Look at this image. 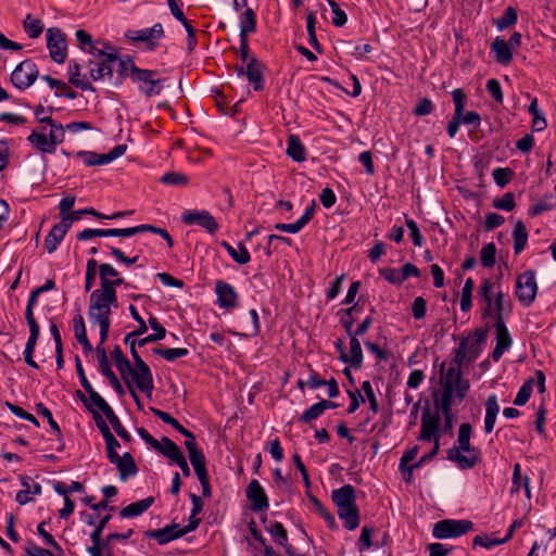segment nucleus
<instances>
[{
  "instance_id": "nucleus-48",
  "label": "nucleus",
  "mask_w": 556,
  "mask_h": 556,
  "mask_svg": "<svg viewBox=\"0 0 556 556\" xmlns=\"http://www.w3.org/2000/svg\"><path fill=\"white\" fill-rule=\"evenodd\" d=\"M148 231L161 236L164 240H166L167 245L169 248H172L174 245L170 235L164 228H159V227L148 225V224L134 226V236L142 233V232H148Z\"/></svg>"
},
{
  "instance_id": "nucleus-58",
  "label": "nucleus",
  "mask_w": 556,
  "mask_h": 556,
  "mask_svg": "<svg viewBox=\"0 0 556 556\" xmlns=\"http://www.w3.org/2000/svg\"><path fill=\"white\" fill-rule=\"evenodd\" d=\"M332 11V24L337 27H342L348 22L346 13L340 9L339 4L334 0H326Z\"/></svg>"
},
{
  "instance_id": "nucleus-64",
  "label": "nucleus",
  "mask_w": 556,
  "mask_h": 556,
  "mask_svg": "<svg viewBox=\"0 0 556 556\" xmlns=\"http://www.w3.org/2000/svg\"><path fill=\"white\" fill-rule=\"evenodd\" d=\"M515 205V195L511 192L505 193L502 198L495 199L493 202L495 208L504 211H511Z\"/></svg>"
},
{
  "instance_id": "nucleus-23",
  "label": "nucleus",
  "mask_w": 556,
  "mask_h": 556,
  "mask_svg": "<svg viewBox=\"0 0 556 556\" xmlns=\"http://www.w3.org/2000/svg\"><path fill=\"white\" fill-rule=\"evenodd\" d=\"M215 293L219 307L230 309L237 306L238 293L230 283L217 280L215 282Z\"/></svg>"
},
{
  "instance_id": "nucleus-61",
  "label": "nucleus",
  "mask_w": 556,
  "mask_h": 556,
  "mask_svg": "<svg viewBox=\"0 0 556 556\" xmlns=\"http://www.w3.org/2000/svg\"><path fill=\"white\" fill-rule=\"evenodd\" d=\"M514 172L509 167H497L493 170L492 176L497 186H506L513 178Z\"/></svg>"
},
{
  "instance_id": "nucleus-6",
  "label": "nucleus",
  "mask_w": 556,
  "mask_h": 556,
  "mask_svg": "<svg viewBox=\"0 0 556 556\" xmlns=\"http://www.w3.org/2000/svg\"><path fill=\"white\" fill-rule=\"evenodd\" d=\"M494 282L483 279L478 289L479 302L483 304L482 319L494 317V321L504 320L505 295L502 290L493 291Z\"/></svg>"
},
{
  "instance_id": "nucleus-11",
  "label": "nucleus",
  "mask_w": 556,
  "mask_h": 556,
  "mask_svg": "<svg viewBox=\"0 0 556 556\" xmlns=\"http://www.w3.org/2000/svg\"><path fill=\"white\" fill-rule=\"evenodd\" d=\"M538 283L535 271L528 269L518 276L516 281V295L523 306H530L536 296Z\"/></svg>"
},
{
  "instance_id": "nucleus-26",
  "label": "nucleus",
  "mask_w": 556,
  "mask_h": 556,
  "mask_svg": "<svg viewBox=\"0 0 556 556\" xmlns=\"http://www.w3.org/2000/svg\"><path fill=\"white\" fill-rule=\"evenodd\" d=\"M350 337V352L342 351L339 359L342 363L350 364L353 368L358 369L363 365V351L358 340V336L351 332Z\"/></svg>"
},
{
  "instance_id": "nucleus-31",
  "label": "nucleus",
  "mask_w": 556,
  "mask_h": 556,
  "mask_svg": "<svg viewBox=\"0 0 556 556\" xmlns=\"http://www.w3.org/2000/svg\"><path fill=\"white\" fill-rule=\"evenodd\" d=\"M115 63H117V76L111 80L114 86H121L126 77H130L131 80L134 79L132 68L138 66L134 63L132 58L129 55L121 58L118 55V60H115Z\"/></svg>"
},
{
  "instance_id": "nucleus-42",
  "label": "nucleus",
  "mask_w": 556,
  "mask_h": 556,
  "mask_svg": "<svg viewBox=\"0 0 556 556\" xmlns=\"http://www.w3.org/2000/svg\"><path fill=\"white\" fill-rule=\"evenodd\" d=\"M23 29L29 38L36 39L42 34L45 24L41 20L27 14L23 21Z\"/></svg>"
},
{
  "instance_id": "nucleus-45",
  "label": "nucleus",
  "mask_w": 556,
  "mask_h": 556,
  "mask_svg": "<svg viewBox=\"0 0 556 556\" xmlns=\"http://www.w3.org/2000/svg\"><path fill=\"white\" fill-rule=\"evenodd\" d=\"M85 489H55L59 494L64 495V507L59 510L61 519H67L75 509L74 502L70 498V493L84 491Z\"/></svg>"
},
{
  "instance_id": "nucleus-16",
  "label": "nucleus",
  "mask_w": 556,
  "mask_h": 556,
  "mask_svg": "<svg viewBox=\"0 0 556 556\" xmlns=\"http://www.w3.org/2000/svg\"><path fill=\"white\" fill-rule=\"evenodd\" d=\"M125 37L132 41L144 42L146 49L152 51L157 47V40L164 37V28L161 23H156L149 28L129 29Z\"/></svg>"
},
{
  "instance_id": "nucleus-8",
  "label": "nucleus",
  "mask_w": 556,
  "mask_h": 556,
  "mask_svg": "<svg viewBox=\"0 0 556 556\" xmlns=\"http://www.w3.org/2000/svg\"><path fill=\"white\" fill-rule=\"evenodd\" d=\"M111 518H112V516L110 513L104 515L99 520V522L96 525L93 531L90 533V540L92 542L91 546H98L101 548H105L106 556H115L113 553V549H112V543L115 540H122V541L128 540L134 533L132 529H128L124 533L111 532L103 539L102 538L103 530L105 529V527L109 523V521L111 520Z\"/></svg>"
},
{
  "instance_id": "nucleus-43",
  "label": "nucleus",
  "mask_w": 556,
  "mask_h": 556,
  "mask_svg": "<svg viewBox=\"0 0 556 556\" xmlns=\"http://www.w3.org/2000/svg\"><path fill=\"white\" fill-rule=\"evenodd\" d=\"M75 367H76V371H77L79 381L81 383V387L90 395L91 402L94 403L98 400H100L102 396L92 388L91 383L87 379V377L85 375V370L81 365V361L78 355L75 356Z\"/></svg>"
},
{
  "instance_id": "nucleus-21",
  "label": "nucleus",
  "mask_w": 556,
  "mask_h": 556,
  "mask_svg": "<svg viewBox=\"0 0 556 556\" xmlns=\"http://www.w3.org/2000/svg\"><path fill=\"white\" fill-rule=\"evenodd\" d=\"M134 236V227L129 228H108V229H99V228H86L83 231L77 233V239L79 241L90 240L92 238H102V237H122L128 238Z\"/></svg>"
},
{
  "instance_id": "nucleus-29",
  "label": "nucleus",
  "mask_w": 556,
  "mask_h": 556,
  "mask_svg": "<svg viewBox=\"0 0 556 556\" xmlns=\"http://www.w3.org/2000/svg\"><path fill=\"white\" fill-rule=\"evenodd\" d=\"M27 325L29 327V337L24 350V361L27 365L37 369L38 364L34 361V352L40 336V328L38 323H27Z\"/></svg>"
},
{
  "instance_id": "nucleus-25",
  "label": "nucleus",
  "mask_w": 556,
  "mask_h": 556,
  "mask_svg": "<svg viewBox=\"0 0 556 556\" xmlns=\"http://www.w3.org/2000/svg\"><path fill=\"white\" fill-rule=\"evenodd\" d=\"M180 525L173 522L161 529L147 530L144 535L154 539L160 545L169 543L170 541L181 538Z\"/></svg>"
},
{
  "instance_id": "nucleus-9",
  "label": "nucleus",
  "mask_w": 556,
  "mask_h": 556,
  "mask_svg": "<svg viewBox=\"0 0 556 556\" xmlns=\"http://www.w3.org/2000/svg\"><path fill=\"white\" fill-rule=\"evenodd\" d=\"M132 71V83L137 84L139 92L144 94L147 98L159 96L162 92L165 79L159 76L157 71L140 67H135Z\"/></svg>"
},
{
  "instance_id": "nucleus-19",
  "label": "nucleus",
  "mask_w": 556,
  "mask_h": 556,
  "mask_svg": "<svg viewBox=\"0 0 556 556\" xmlns=\"http://www.w3.org/2000/svg\"><path fill=\"white\" fill-rule=\"evenodd\" d=\"M99 279L100 286L108 288L112 292H117L116 288L123 286L128 288L129 282H126L115 267L109 263H102L99 265Z\"/></svg>"
},
{
  "instance_id": "nucleus-49",
  "label": "nucleus",
  "mask_w": 556,
  "mask_h": 556,
  "mask_svg": "<svg viewBox=\"0 0 556 556\" xmlns=\"http://www.w3.org/2000/svg\"><path fill=\"white\" fill-rule=\"evenodd\" d=\"M518 14L515 8L507 7L503 15L497 18L494 23L498 30H504L514 26L517 23Z\"/></svg>"
},
{
  "instance_id": "nucleus-38",
  "label": "nucleus",
  "mask_w": 556,
  "mask_h": 556,
  "mask_svg": "<svg viewBox=\"0 0 556 556\" xmlns=\"http://www.w3.org/2000/svg\"><path fill=\"white\" fill-rule=\"evenodd\" d=\"M256 13L252 8H245L240 18V38H248L256 31Z\"/></svg>"
},
{
  "instance_id": "nucleus-56",
  "label": "nucleus",
  "mask_w": 556,
  "mask_h": 556,
  "mask_svg": "<svg viewBox=\"0 0 556 556\" xmlns=\"http://www.w3.org/2000/svg\"><path fill=\"white\" fill-rule=\"evenodd\" d=\"M100 371L101 374L108 378L110 384L112 386V388L114 389V391L118 394V395H124L125 394V390L123 388V386L121 384L117 376L114 374V371L112 370L111 366H110V363L100 367Z\"/></svg>"
},
{
  "instance_id": "nucleus-15",
  "label": "nucleus",
  "mask_w": 556,
  "mask_h": 556,
  "mask_svg": "<svg viewBox=\"0 0 556 556\" xmlns=\"http://www.w3.org/2000/svg\"><path fill=\"white\" fill-rule=\"evenodd\" d=\"M441 426V416L439 409L434 412L427 405L421 413V429L418 435L419 441H432L434 438H439V431Z\"/></svg>"
},
{
  "instance_id": "nucleus-13",
  "label": "nucleus",
  "mask_w": 556,
  "mask_h": 556,
  "mask_svg": "<svg viewBox=\"0 0 556 556\" xmlns=\"http://www.w3.org/2000/svg\"><path fill=\"white\" fill-rule=\"evenodd\" d=\"M136 344V340L131 341L130 343V354L132 356L137 372L136 386L141 392L151 394L154 388L153 376L150 370V367L143 362V359L137 352Z\"/></svg>"
},
{
  "instance_id": "nucleus-28",
  "label": "nucleus",
  "mask_w": 556,
  "mask_h": 556,
  "mask_svg": "<svg viewBox=\"0 0 556 556\" xmlns=\"http://www.w3.org/2000/svg\"><path fill=\"white\" fill-rule=\"evenodd\" d=\"M68 81L76 88L84 91H94L93 85L87 79L85 75H81V66L78 62L72 60L68 63Z\"/></svg>"
},
{
  "instance_id": "nucleus-60",
  "label": "nucleus",
  "mask_w": 556,
  "mask_h": 556,
  "mask_svg": "<svg viewBox=\"0 0 556 556\" xmlns=\"http://www.w3.org/2000/svg\"><path fill=\"white\" fill-rule=\"evenodd\" d=\"M532 383H533V380L532 379H528L519 389L515 400H514V404L517 405V406H522L525 405L531 394H532Z\"/></svg>"
},
{
  "instance_id": "nucleus-22",
  "label": "nucleus",
  "mask_w": 556,
  "mask_h": 556,
  "mask_svg": "<svg viewBox=\"0 0 556 556\" xmlns=\"http://www.w3.org/2000/svg\"><path fill=\"white\" fill-rule=\"evenodd\" d=\"M493 326L496 330V345L491 356L494 362H498L503 354L510 349L513 340L505 320L494 321Z\"/></svg>"
},
{
  "instance_id": "nucleus-7",
  "label": "nucleus",
  "mask_w": 556,
  "mask_h": 556,
  "mask_svg": "<svg viewBox=\"0 0 556 556\" xmlns=\"http://www.w3.org/2000/svg\"><path fill=\"white\" fill-rule=\"evenodd\" d=\"M112 306L118 307L117 292H112L108 288L100 286L99 289H94L90 294L89 319L110 318Z\"/></svg>"
},
{
  "instance_id": "nucleus-59",
  "label": "nucleus",
  "mask_w": 556,
  "mask_h": 556,
  "mask_svg": "<svg viewBox=\"0 0 556 556\" xmlns=\"http://www.w3.org/2000/svg\"><path fill=\"white\" fill-rule=\"evenodd\" d=\"M325 412L319 405V402H317L301 414V416L299 417V421L303 424H311L312 421L319 418Z\"/></svg>"
},
{
  "instance_id": "nucleus-47",
  "label": "nucleus",
  "mask_w": 556,
  "mask_h": 556,
  "mask_svg": "<svg viewBox=\"0 0 556 556\" xmlns=\"http://www.w3.org/2000/svg\"><path fill=\"white\" fill-rule=\"evenodd\" d=\"M266 530L269 532L273 541L278 545H287L288 542V532L283 525L279 521H274L266 527Z\"/></svg>"
},
{
  "instance_id": "nucleus-12",
  "label": "nucleus",
  "mask_w": 556,
  "mask_h": 556,
  "mask_svg": "<svg viewBox=\"0 0 556 556\" xmlns=\"http://www.w3.org/2000/svg\"><path fill=\"white\" fill-rule=\"evenodd\" d=\"M47 48L50 58L58 64L64 63L67 56V40L65 34L58 27L47 29Z\"/></svg>"
},
{
  "instance_id": "nucleus-39",
  "label": "nucleus",
  "mask_w": 556,
  "mask_h": 556,
  "mask_svg": "<svg viewBox=\"0 0 556 556\" xmlns=\"http://www.w3.org/2000/svg\"><path fill=\"white\" fill-rule=\"evenodd\" d=\"M222 247L228 252L231 258L240 265L248 264L251 260V255L243 243H239L238 248H235L227 241H223Z\"/></svg>"
},
{
  "instance_id": "nucleus-53",
  "label": "nucleus",
  "mask_w": 556,
  "mask_h": 556,
  "mask_svg": "<svg viewBox=\"0 0 556 556\" xmlns=\"http://www.w3.org/2000/svg\"><path fill=\"white\" fill-rule=\"evenodd\" d=\"M99 265L94 258L87 261L85 276V291L88 292L94 285L97 273L99 274Z\"/></svg>"
},
{
  "instance_id": "nucleus-37",
  "label": "nucleus",
  "mask_w": 556,
  "mask_h": 556,
  "mask_svg": "<svg viewBox=\"0 0 556 556\" xmlns=\"http://www.w3.org/2000/svg\"><path fill=\"white\" fill-rule=\"evenodd\" d=\"M287 155L294 162H304L306 160V150L298 135H290L287 141Z\"/></svg>"
},
{
  "instance_id": "nucleus-1",
  "label": "nucleus",
  "mask_w": 556,
  "mask_h": 556,
  "mask_svg": "<svg viewBox=\"0 0 556 556\" xmlns=\"http://www.w3.org/2000/svg\"><path fill=\"white\" fill-rule=\"evenodd\" d=\"M465 362L468 363V353L465 350V343L460 342L453 351V359L448 368L445 370V362L440 365L442 389L448 382L459 402H463L470 388L469 380L463 378L462 366Z\"/></svg>"
},
{
  "instance_id": "nucleus-55",
  "label": "nucleus",
  "mask_w": 556,
  "mask_h": 556,
  "mask_svg": "<svg viewBox=\"0 0 556 556\" xmlns=\"http://www.w3.org/2000/svg\"><path fill=\"white\" fill-rule=\"evenodd\" d=\"M36 410H37L38 414H40L43 417H46V420H48V424L51 427V429L53 430V432L55 433L56 439L59 441H61L62 440V432H61L60 426L53 419V416H52V413L50 412V409L47 408L42 403H38V404H36Z\"/></svg>"
},
{
  "instance_id": "nucleus-33",
  "label": "nucleus",
  "mask_w": 556,
  "mask_h": 556,
  "mask_svg": "<svg viewBox=\"0 0 556 556\" xmlns=\"http://www.w3.org/2000/svg\"><path fill=\"white\" fill-rule=\"evenodd\" d=\"M154 503L153 496H148L143 500L132 502L119 511V516L123 518H132L142 515L147 511Z\"/></svg>"
},
{
  "instance_id": "nucleus-5",
  "label": "nucleus",
  "mask_w": 556,
  "mask_h": 556,
  "mask_svg": "<svg viewBox=\"0 0 556 556\" xmlns=\"http://www.w3.org/2000/svg\"><path fill=\"white\" fill-rule=\"evenodd\" d=\"M238 54L242 62H247V67L236 65L235 71L239 77L245 76L249 83L253 86L254 91H262L265 86L264 81V65L256 59L255 55L250 54L249 39L240 38V48Z\"/></svg>"
},
{
  "instance_id": "nucleus-35",
  "label": "nucleus",
  "mask_w": 556,
  "mask_h": 556,
  "mask_svg": "<svg viewBox=\"0 0 556 556\" xmlns=\"http://www.w3.org/2000/svg\"><path fill=\"white\" fill-rule=\"evenodd\" d=\"M500 412L497 396L495 394L489 395L485 401V417H484V431L491 433L494 429L496 416Z\"/></svg>"
},
{
  "instance_id": "nucleus-27",
  "label": "nucleus",
  "mask_w": 556,
  "mask_h": 556,
  "mask_svg": "<svg viewBox=\"0 0 556 556\" xmlns=\"http://www.w3.org/2000/svg\"><path fill=\"white\" fill-rule=\"evenodd\" d=\"M70 228V223L65 218L52 227L45 239V248L49 253L56 251Z\"/></svg>"
},
{
  "instance_id": "nucleus-46",
  "label": "nucleus",
  "mask_w": 556,
  "mask_h": 556,
  "mask_svg": "<svg viewBox=\"0 0 556 556\" xmlns=\"http://www.w3.org/2000/svg\"><path fill=\"white\" fill-rule=\"evenodd\" d=\"M342 316L340 318V323L343 326L346 334H351V330L356 320L355 314L361 312L359 302H356L353 306L342 309Z\"/></svg>"
},
{
  "instance_id": "nucleus-40",
  "label": "nucleus",
  "mask_w": 556,
  "mask_h": 556,
  "mask_svg": "<svg viewBox=\"0 0 556 556\" xmlns=\"http://www.w3.org/2000/svg\"><path fill=\"white\" fill-rule=\"evenodd\" d=\"M159 442L160 446L159 448H155L157 452L162 453L173 462H176L177 459L180 460L184 453L174 441L167 437H163Z\"/></svg>"
},
{
  "instance_id": "nucleus-3",
  "label": "nucleus",
  "mask_w": 556,
  "mask_h": 556,
  "mask_svg": "<svg viewBox=\"0 0 556 556\" xmlns=\"http://www.w3.org/2000/svg\"><path fill=\"white\" fill-rule=\"evenodd\" d=\"M331 500L344 528L352 531L359 526L361 514L356 505L355 489H333Z\"/></svg>"
},
{
  "instance_id": "nucleus-51",
  "label": "nucleus",
  "mask_w": 556,
  "mask_h": 556,
  "mask_svg": "<svg viewBox=\"0 0 556 556\" xmlns=\"http://www.w3.org/2000/svg\"><path fill=\"white\" fill-rule=\"evenodd\" d=\"M475 282L472 278H468L462 290L460 309L463 312H469L472 307V290Z\"/></svg>"
},
{
  "instance_id": "nucleus-32",
  "label": "nucleus",
  "mask_w": 556,
  "mask_h": 556,
  "mask_svg": "<svg viewBox=\"0 0 556 556\" xmlns=\"http://www.w3.org/2000/svg\"><path fill=\"white\" fill-rule=\"evenodd\" d=\"M110 462L117 466L122 480H126L128 477L134 476L138 470L135 459L129 453H125L123 456L117 454V457L110 459Z\"/></svg>"
},
{
  "instance_id": "nucleus-14",
  "label": "nucleus",
  "mask_w": 556,
  "mask_h": 556,
  "mask_svg": "<svg viewBox=\"0 0 556 556\" xmlns=\"http://www.w3.org/2000/svg\"><path fill=\"white\" fill-rule=\"evenodd\" d=\"M39 76L36 63L27 59L21 62L11 74L12 84L20 90L30 87Z\"/></svg>"
},
{
  "instance_id": "nucleus-34",
  "label": "nucleus",
  "mask_w": 556,
  "mask_h": 556,
  "mask_svg": "<svg viewBox=\"0 0 556 556\" xmlns=\"http://www.w3.org/2000/svg\"><path fill=\"white\" fill-rule=\"evenodd\" d=\"M247 498L251 503V509L254 513H262L268 509V497L265 489H247Z\"/></svg>"
},
{
  "instance_id": "nucleus-20",
  "label": "nucleus",
  "mask_w": 556,
  "mask_h": 556,
  "mask_svg": "<svg viewBox=\"0 0 556 556\" xmlns=\"http://www.w3.org/2000/svg\"><path fill=\"white\" fill-rule=\"evenodd\" d=\"M488 328H478L473 331L470 338H463L460 341L465 343V350L468 353V364L477 361L482 352V344L488 338Z\"/></svg>"
},
{
  "instance_id": "nucleus-41",
  "label": "nucleus",
  "mask_w": 556,
  "mask_h": 556,
  "mask_svg": "<svg viewBox=\"0 0 556 556\" xmlns=\"http://www.w3.org/2000/svg\"><path fill=\"white\" fill-rule=\"evenodd\" d=\"M513 238L515 254H519L522 252L528 242V231L522 220H518L515 224Z\"/></svg>"
},
{
  "instance_id": "nucleus-18",
  "label": "nucleus",
  "mask_w": 556,
  "mask_h": 556,
  "mask_svg": "<svg viewBox=\"0 0 556 556\" xmlns=\"http://www.w3.org/2000/svg\"><path fill=\"white\" fill-rule=\"evenodd\" d=\"M455 391L451 389V384L447 382L442 389L441 399H437V392L433 393L434 406L442 412L444 417V431H448L453 426L452 406L454 402Z\"/></svg>"
},
{
  "instance_id": "nucleus-57",
  "label": "nucleus",
  "mask_w": 556,
  "mask_h": 556,
  "mask_svg": "<svg viewBox=\"0 0 556 556\" xmlns=\"http://www.w3.org/2000/svg\"><path fill=\"white\" fill-rule=\"evenodd\" d=\"M85 215H92L98 219L106 218V215L96 211L93 207H87V208L74 211V212L67 214L66 217H64V218L66 222L70 223V226H72V224L74 222L78 220L81 216H85Z\"/></svg>"
},
{
  "instance_id": "nucleus-30",
  "label": "nucleus",
  "mask_w": 556,
  "mask_h": 556,
  "mask_svg": "<svg viewBox=\"0 0 556 556\" xmlns=\"http://www.w3.org/2000/svg\"><path fill=\"white\" fill-rule=\"evenodd\" d=\"M190 463L199 478L201 486H210V478L206 470V460L202 451H193L189 454Z\"/></svg>"
},
{
  "instance_id": "nucleus-24",
  "label": "nucleus",
  "mask_w": 556,
  "mask_h": 556,
  "mask_svg": "<svg viewBox=\"0 0 556 556\" xmlns=\"http://www.w3.org/2000/svg\"><path fill=\"white\" fill-rule=\"evenodd\" d=\"M96 407L101 410L109 422L112 425L114 431L117 433V435L124 440L125 442H130L131 437L128 433V431L124 428L121 420L118 419L117 415L113 410V408L106 403V401L101 397L97 402L93 403Z\"/></svg>"
},
{
  "instance_id": "nucleus-52",
  "label": "nucleus",
  "mask_w": 556,
  "mask_h": 556,
  "mask_svg": "<svg viewBox=\"0 0 556 556\" xmlns=\"http://www.w3.org/2000/svg\"><path fill=\"white\" fill-rule=\"evenodd\" d=\"M481 265L491 268L496 262V247L493 242L485 244L480 252Z\"/></svg>"
},
{
  "instance_id": "nucleus-4",
  "label": "nucleus",
  "mask_w": 556,
  "mask_h": 556,
  "mask_svg": "<svg viewBox=\"0 0 556 556\" xmlns=\"http://www.w3.org/2000/svg\"><path fill=\"white\" fill-rule=\"evenodd\" d=\"M87 53L92 55L88 61L89 76L92 80L108 78L113 79V64L118 60L117 51H105L102 49L101 43L94 40L93 45L87 49Z\"/></svg>"
},
{
  "instance_id": "nucleus-63",
  "label": "nucleus",
  "mask_w": 556,
  "mask_h": 556,
  "mask_svg": "<svg viewBox=\"0 0 556 556\" xmlns=\"http://www.w3.org/2000/svg\"><path fill=\"white\" fill-rule=\"evenodd\" d=\"M452 98L455 105L454 114L459 116L465 111L467 96L463 89L457 88L453 90Z\"/></svg>"
},
{
  "instance_id": "nucleus-44",
  "label": "nucleus",
  "mask_w": 556,
  "mask_h": 556,
  "mask_svg": "<svg viewBox=\"0 0 556 556\" xmlns=\"http://www.w3.org/2000/svg\"><path fill=\"white\" fill-rule=\"evenodd\" d=\"M27 140L40 152H54L53 146L50 144V138L47 137L43 132H37L36 130H33L31 134L28 136Z\"/></svg>"
},
{
  "instance_id": "nucleus-50",
  "label": "nucleus",
  "mask_w": 556,
  "mask_h": 556,
  "mask_svg": "<svg viewBox=\"0 0 556 556\" xmlns=\"http://www.w3.org/2000/svg\"><path fill=\"white\" fill-rule=\"evenodd\" d=\"M153 353L164 357L167 362H174L177 358L187 356L189 354V350L186 348H175V349L155 348V349H153Z\"/></svg>"
},
{
  "instance_id": "nucleus-36",
  "label": "nucleus",
  "mask_w": 556,
  "mask_h": 556,
  "mask_svg": "<svg viewBox=\"0 0 556 556\" xmlns=\"http://www.w3.org/2000/svg\"><path fill=\"white\" fill-rule=\"evenodd\" d=\"M491 50L495 53L497 63L508 65L511 62L513 53L510 47L503 38L496 37L491 45Z\"/></svg>"
},
{
  "instance_id": "nucleus-10",
  "label": "nucleus",
  "mask_w": 556,
  "mask_h": 556,
  "mask_svg": "<svg viewBox=\"0 0 556 556\" xmlns=\"http://www.w3.org/2000/svg\"><path fill=\"white\" fill-rule=\"evenodd\" d=\"M473 529V523L467 519H443L438 521L432 530L437 539L458 538Z\"/></svg>"
},
{
  "instance_id": "nucleus-17",
  "label": "nucleus",
  "mask_w": 556,
  "mask_h": 556,
  "mask_svg": "<svg viewBox=\"0 0 556 556\" xmlns=\"http://www.w3.org/2000/svg\"><path fill=\"white\" fill-rule=\"evenodd\" d=\"M181 222L188 226L198 225L204 228L211 235H214L219 228L215 217L205 210H186L181 214Z\"/></svg>"
},
{
  "instance_id": "nucleus-62",
  "label": "nucleus",
  "mask_w": 556,
  "mask_h": 556,
  "mask_svg": "<svg viewBox=\"0 0 556 556\" xmlns=\"http://www.w3.org/2000/svg\"><path fill=\"white\" fill-rule=\"evenodd\" d=\"M486 91L493 98L496 103H503V91L501 84L497 79L491 78L486 81Z\"/></svg>"
},
{
  "instance_id": "nucleus-54",
  "label": "nucleus",
  "mask_w": 556,
  "mask_h": 556,
  "mask_svg": "<svg viewBox=\"0 0 556 556\" xmlns=\"http://www.w3.org/2000/svg\"><path fill=\"white\" fill-rule=\"evenodd\" d=\"M160 181L168 186H186L189 178L180 172H167L160 178Z\"/></svg>"
},
{
  "instance_id": "nucleus-2",
  "label": "nucleus",
  "mask_w": 556,
  "mask_h": 556,
  "mask_svg": "<svg viewBox=\"0 0 556 556\" xmlns=\"http://www.w3.org/2000/svg\"><path fill=\"white\" fill-rule=\"evenodd\" d=\"M471 432L470 424H462L458 429L457 445L446 452V458L456 463L460 469H471L480 460L479 450L470 444Z\"/></svg>"
}]
</instances>
